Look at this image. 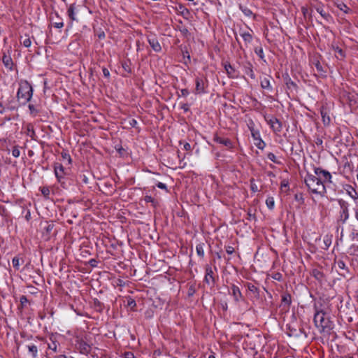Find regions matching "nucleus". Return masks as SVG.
I'll use <instances>...</instances> for the list:
<instances>
[{
	"label": "nucleus",
	"instance_id": "obj_32",
	"mask_svg": "<svg viewBox=\"0 0 358 358\" xmlns=\"http://www.w3.org/2000/svg\"><path fill=\"white\" fill-rule=\"evenodd\" d=\"M22 43L24 45V46L28 48L31 45V42L29 38H26L22 41Z\"/></svg>",
	"mask_w": 358,
	"mask_h": 358
},
{
	"label": "nucleus",
	"instance_id": "obj_29",
	"mask_svg": "<svg viewBox=\"0 0 358 358\" xmlns=\"http://www.w3.org/2000/svg\"><path fill=\"white\" fill-rule=\"evenodd\" d=\"M62 158L64 159V160H66L68 162V164H71V157L70 155L66 153V152H62Z\"/></svg>",
	"mask_w": 358,
	"mask_h": 358
},
{
	"label": "nucleus",
	"instance_id": "obj_59",
	"mask_svg": "<svg viewBox=\"0 0 358 358\" xmlns=\"http://www.w3.org/2000/svg\"><path fill=\"white\" fill-rule=\"evenodd\" d=\"M186 32H187V29H185V30L184 31V33H186Z\"/></svg>",
	"mask_w": 358,
	"mask_h": 358
},
{
	"label": "nucleus",
	"instance_id": "obj_56",
	"mask_svg": "<svg viewBox=\"0 0 358 358\" xmlns=\"http://www.w3.org/2000/svg\"><path fill=\"white\" fill-rule=\"evenodd\" d=\"M59 358H69L66 355H60Z\"/></svg>",
	"mask_w": 358,
	"mask_h": 358
},
{
	"label": "nucleus",
	"instance_id": "obj_17",
	"mask_svg": "<svg viewBox=\"0 0 358 358\" xmlns=\"http://www.w3.org/2000/svg\"><path fill=\"white\" fill-rule=\"evenodd\" d=\"M321 115H322V121H323L324 124L328 125L331 122V119H330L329 116L327 115V113L324 110H321Z\"/></svg>",
	"mask_w": 358,
	"mask_h": 358
},
{
	"label": "nucleus",
	"instance_id": "obj_36",
	"mask_svg": "<svg viewBox=\"0 0 358 358\" xmlns=\"http://www.w3.org/2000/svg\"><path fill=\"white\" fill-rule=\"evenodd\" d=\"M252 137L254 138V139L255 141L257 140V138H259L260 137L259 132L258 131H255L254 130H252Z\"/></svg>",
	"mask_w": 358,
	"mask_h": 358
},
{
	"label": "nucleus",
	"instance_id": "obj_48",
	"mask_svg": "<svg viewBox=\"0 0 358 358\" xmlns=\"http://www.w3.org/2000/svg\"><path fill=\"white\" fill-rule=\"evenodd\" d=\"M83 350H85L86 352L89 351L90 346L87 345L86 343L83 344Z\"/></svg>",
	"mask_w": 358,
	"mask_h": 358
},
{
	"label": "nucleus",
	"instance_id": "obj_37",
	"mask_svg": "<svg viewBox=\"0 0 358 358\" xmlns=\"http://www.w3.org/2000/svg\"><path fill=\"white\" fill-rule=\"evenodd\" d=\"M247 73L251 78L255 79V76L252 69L250 68Z\"/></svg>",
	"mask_w": 358,
	"mask_h": 358
},
{
	"label": "nucleus",
	"instance_id": "obj_26",
	"mask_svg": "<svg viewBox=\"0 0 358 358\" xmlns=\"http://www.w3.org/2000/svg\"><path fill=\"white\" fill-rule=\"evenodd\" d=\"M29 109L31 115H32L33 116H36V114L38 113V110L34 105L29 104Z\"/></svg>",
	"mask_w": 358,
	"mask_h": 358
},
{
	"label": "nucleus",
	"instance_id": "obj_30",
	"mask_svg": "<svg viewBox=\"0 0 358 358\" xmlns=\"http://www.w3.org/2000/svg\"><path fill=\"white\" fill-rule=\"evenodd\" d=\"M196 252L200 257H203L204 255V252L203 250V247L201 245H197L196 248Z\"/></svg>",
	"mask_w": 358,
	"mask_h": 358
},
{
	"label": "nucleus",
	"instance_id": "obj_28",
	"mask_svg": "<svg viewBox=\"0 0 358 358\" xmlns=\"http://www.w3.org/2000/svg\"><path fill=\"white\" fill-rule=\"evenodd\" d=\"M20 155V150L18 149L17 147H14L13 150H12V155L14 157H18Z\"/></svg>",
	"mask_w": 358,
	"mask_h": 358
},
{
	"label": "nucleus",
	"instance_id": "obj_18",
	"mask_svg": "<svg viewBox=\"0 0 358 358\" xmlns=\"http://www.w3.org/2000/svg\"><path fill=\"white\" fill-rule=\"evenodd\" d=\"M205 280L208 283H210V281H213V271L211 268L206 269V275L205 276Z\"/></svg>",
	"mask_w": 358,
	"mask_h": 358
},
{
	"label": "nucleus",
	"instance_id": "obj_9",
	"mask_svg": "<svg viewBox=\"0 0 358 358\" xmlns=\"http://www.w3.org/2000/svg\"><path fill=\"white\" fill-rule=\"evenodd\" d=\"M148 42H149V44L150 45V46L152 47V48L155 52H159L161 50V49H162L161 45H160L158 40L156 38H155V37L149 38Z\"/></svg>",
	"mask_w": 358,
	"mask_h": 358
},
{
	"label": "nucleus",
	"instance_id": "obj_53",
	"mask_svg": "<svg viewBox=\"0 0 358 358\" xmlns=\"http://www.w3.org/2000/svg\"><path fill=\"white\" fill-rule=\"evenodd\" d=\"M302 10L304 15H306V13L308 12V9L305 8H302Z\"/></svg>",
	"mask_w": 358,
	"mask_h": 358
},
{
	"label": "nucleus",
	"instance_id": "obj_49",
	"mask_svg": "<svg viewBox=\"0 0 358 358\" xmlns=\"http://www.w3.org/2000/svg\"><path fill=\"white\" fill-rule=\"evenodd\" d=\"M5 112V108L4 106L0 103V113H3Z\"/></svg>",
	"mask_w": 358,
	"mask_h": 358
},
{
	"label": "nucleus",
	"instance_id": "obj_13",
	"mask_svg": "<svg viewBox=\"0 0 358 358\" xmlns=\"http://www.w3.org/2000/svg\"><path fill=\"white\" fill-rule=\"evenodd\" d=\"M261 87L263 89L271 90L270 80L268 78H264L261 80Z\"/></svg>",
	"mask_w": 358,
	"mask_h": 358
},
{
	"label": "nucleus",
	"instance_id": "obj_35",
	"mask_svg": "<svg viewBox=\"0 0 358 358\" xmlns=\"http://www.w3.org/2000/svg\"><path fill=\"white\" fill-rule=\"evenodd\" d=\"M251 189L254 192H256L258 191L257 185L255 183H254L253 180H251Z\"/></svg>",
	"mask_w": 358,
	"mask_h": 358
},
{
	"label": "nucleus",
	"instance_id": "obj_34",
	"mask_svg": "<svg viewBox=\"0 0 358 358\" xmlns=\"http://www.w3.org/2000/svg\"><path fill=\"white\" fill-rule=\"evenodd\" d=\"M48 348L53 350L54 352L57 351V344L55 342H52V343L48 344Z\"/></svg>",
	"mask_w": 358,
	"mask_h": 358
},
{
	"label": "nucleus",
	"instance_id": "obj_7",
	"mask_svg": "<svg viewBox=\"0 0 358 358\" xmlns=\"http://www.w3.org/2000/svg\"><path fill=\"white\" fill-rule=\"evenodd\" d=\"M214 141L218 143L222 144L227 148H231L232 147V143L229 138H224L217 135L214 136Z\"/></svg>",
	"mask_w": 358,
	"mask_h": 358
},
{
	"label": "nucleus",
	"instance_id": "obj_16",
	"mask_svg": "<svg viewBox=\"0 0 358 358\" xmlns=\"http://www.w3.org/2000/svg\"><path fill=\"white\" fill-rule=\"evenodd\" d=\"M337 7L345 13H348L350 9L344 3L343 1H338Z\"/></svg>",
	"mask_w": 358,
	"mask_h": 358
},
{
	"label": "nucleus",
	"instance_id": "obj_45",
	"mask_svg": "<svg viewBox=\"0 0 358 358\" xmlns=\"http://www.w3.org/2000/svg\"><path fill=\"white\" fill-rule=\"evenodd\" d=\"M181 93L182 96H187L189 94V92L187 90H182Z\"/></svg>",
	"mask_w": 358,
	"mask_h": 358
},
{
	"label": "nucleus",
	"instance_id": "obj_58",
	"mask_svg": "<svg viewBox=\"0 0 358 358\" xmlns=\"http://www.w3.org/2000/svg\"><path fill=\"white\" fill-rule=\"evenodd\" d=\"M208 358H215L214 355H210Z\"/></svg>",
	"mask_w": 358,
	"mask_h": 358
},
{
	"label": "nucleus",
	"instance_id": "obj_46",
	"mask_svg": "<svg viewBox=\"0 0 358 358\" xmlns=\"http://www.w3.org/2000/svg\"><path fill=\"white\" fill-rule=\"evenodd\" d=\"M227 252L229 253V254H232L234 252V248H231V247H229L227 249Z\"/></svg>",
	"mask_w": 358,
	"mask_h": 358
},
{
	"label": "nucleus",
	"instance_id": "obj_3",
	"mask_svg": "<svg viewBox=\"0 0 358 358\" xmlns=\"http://www.w3.org/2000/svg\"><path fill=\"white\" fill-rule=\"evenodd\" d=\"M314 322L317 327L324 331L326 328L329 327V320L325 317L323 311H317L314 316Z\"/></svg>",
	"mask_w": 358,
	"mask_h": 358
},
{
	"label": "nucleus",
	"instance_id": "obj_33",
	"mask_svg": "<svg viewBox=\"0 0 358 358\" xmlns=\"http://www.w3.org/2000/svg\"><path fill=\"white\" fill-rule=\"evenodd\" d=\"M12 263H13V267H15V268L18 269L19 265H20V264H19V259L17 258V257H14L13 259Z\"/></svg>",
	"mask_w": 358,
	"mask_h": 358
},
{
	"label": "nucleus",
	"instance_id": "obj_5",
	"mask_svg": "<svg viewBox=\"0 0 358 358\" xmlns=\"http://www.w3.org/2000/svg\"><path fill=\"white\" fill-rule=\"evenodd\" d=\"M349 218L348 208L344 202L341 204L340 220L343 223H345Z\"/></svg>",
	"mask_w": 358,
	"mask_h": 358
},
{
	"label": "nucleus",
	"instance_id": "obj_31",
	"mask_svg": "<svg viewBox=\"0 0 358 358\" xmlns=\"http://www.w3.org/2000/svg\"><path fill=\"white\" fill-rule=\"evenodd\" d=\"M144 200L146 203H152L153 204V206H155V200L151 196H145V198H144Z\"/></svg>",
	"mask_w": 358,
	"mask_h": 358
},
{
	"label": "nucleus",
	"instance_id": "obj_54",
	"mask_svg": "<svg viewBox=\"0 0 358 358\" xmlns=\"http://www.w3.org/2000/svg\"><path fill=\"white\" fill-rule=\"evenodd\" d=\"M20 301L22 303H23L24 301H27V299L25 296H22L21 297Z\"/></svg>",
	"mask_w": 358,
	"mask_h": 358
},
{
	"label": "nucleus",
	"instance_id": "obj_24",
	"mask_svg": "<svg viewBox=\"0 0 358 358\" xmlns=\"http://www.w3.org/2000/svg\"><path fill=\"white\" fill-rule=\"evenodd\" d=\"M266 206L268 208L272 209L274 207V199L273 197H268L266 201Z\"/></svg>",
	"mask_w": 358,
	"mask_h": 358
},
{
	"label": "nucleus",
	"instance_id": "obj_10",
	"mask_svg": "<svg viewBox=\"0 0 358 358\" xmlns=\"http://www.w3.org/2000/svg\"><path fill=\"white\" fill-rule=\"evenodd\" d=\"M2 62L4 66L10 71L13 69V60L9 55H4L2 57Z\"/></svg>",
	"mask_w": 358,
	"mask_h": 358
},
{
	"label": "nucleus",
	"instance_id": "obj_2",
	"mask_svg": "<svg viewBox=\"0 0 358 358\" xmlns=\"http://www.w3.org/2000/svg\"><path fill=\"white\" fill-rule=\"evenodd\" d=\"M32 95L33 89L31 85L27 80L20 81V87L17 92V99L24 104L30 101Z\"/></svg>",
	"mask_w": 358,
	"mask_h": 358
},
{
	"label": "nucleus",
	"instance_id": "obj_62",
	"mask_svg": "<svg viewBox=\"0 0 358 358\" xmlns=\"http://www.w3.org/2000/svg\"><path fill=\"white\" fill-rule=\"evenodd\" d=\"M357 180H358V174H357Z\"/></svg>",
	"mask_w": 358,
	"mask_h": 358
},
{
	"label": "nucleus",
	"instance_id": "obj_61",
	"mask_svg": "<svg viewBox=\"0 0 358 358\" xmlns=\"http://www.w3.org/2000/svg\"><path fill=\"white\" fill-rule=\"evenodd\" d=\"M183 108H184L185 110H187V108H186V107H185V106L183 107Z\"/></svg>",
	"mask_w": 358,
	"mask_h": 358
},
{
	"label": "nucleus",
	"instance_id": "obj_40",
	"mask_svg": "<svg viewBox=\"0 0 358 358\" xmlns=\"http://www.w3.org/2000/svg\"><path fill=\"white\" fill-rule=\"evenodd\" d=\"M315 66L317 69L318 71L320 72H322L323 71L322 70V65L320 64V63L319 62H317L316 64H315Z\"/></svg>",
	"mask_w": 358,
	"mask_h": 358
},
{
	"label": "nucleus",
	"instance_id": "obj_20",
	"mask_svg": "<svg viewBox=\"0 0 358 358\" xmlns=\"http://www.w3.org/2000/svg\"><path fill=\"white\" fill-rule=\"evenodd\" d=\"M75 8H75L74 4H72V5L70 6V7L68 9L69 16L73 20H76V17L74 16V15H75V13H74Z\"/></svg>",
	"mask_w": 358,
	"mask_h": 358
},
{
	"label": "nucleus",
	"instance_id": "obj_38",
	"mask_svg": "<svg viewBox=\"0 0 358 358\" xmlns=\"http://www.w3.org/2000/svg\"><path fill=\"white\" fill-rule=\"evenodd\" d=\"M157 187H159V188H160L162 189H166V185L164 183H162V182H159L157 184Z\"/></svg>",
	"mask_w": 358,
	"mask_h": 358
},
{
	"label": "nucleus",
	"instance_id": "obj_27",
	"mask_svg": "<svg viewBox=\"0 0 358 358\" xmlns=\"http://www.w3.org/2000/svg\"><path fill=\"white\" fill-rule=\"evenodd\" d=\"M282 301L287 303V305H289L291 303V296L289 294H286L282 296Z\"/></svg>",
	"mask_w": 358,
	"mask_h": 358
},
{
	"label": "nucleus",
	"instance_id": "obj_22",
	"mask_svg": "<svg viewBox=\"0 0 358 358\" xmlns=\"http://www.w3.org/2000/svg\"><path fill=\"white\" fill-rule=\"evenodd\" d=\"M255 145L261 150H263L266 145L265 143L259 138H257Z\"/></svg>",
	"mask_w": 358,
	"mask_h": 358
},
{
	"label": "nucleus",
	"instance_id": "obj_4",
	"mask_svg": "<svg viewBox=\"0 0 358 358\" xmlns=\"http://www.w3.org/2000/svg\"><path fill=\"white\" fill-rule=\"evenodd\" d=\"M314 173L318 177V178L320 179L322 182H323L324 185L326 183L331 184L333 182L331 180L332 176L329 171L321 168L316 167L314 169Z\"/></svg>",
	"mask_w": 358,
	"mask_h": 358
},
{
	"label": "nucleus",
	"instance_id": "obj_23",
	"mask_svg": "<svg viewBox=\"0 0 358 358\" xmlns=\"http://www.w3.org/2000/svg\"><path fill=\"white\" fill-rule=\"evenodd\" d=\"M240 8L246 16H251L252 15V11L250 8L243 6V5H240Z\"/></svg>",
	"mask_w": 358,
	"mask_h": 358
},
{
	"label": "nucleus",
	"instance_id": "obj_15",
	"mask_svg": "<svg viewBox=\"0 0 358 358\" xmlns=\"http://www.w3.org/2000/svg\"><path fill=\"white\" fill-rule=\"evenodd\" d=\"M29 352L32 354V356L34 357H36L37 356L38 352V348L34 344H30L27 345Z\"/></svg>",
	"mask_w": 358,
	"mask_h": 358
},
{
	"label": "nucleus",
	"instance_id": "obj_14",
	"mask_svg": "<svg viewBox=\"0 0 358 358\" xmlns=\"http://www.w3.org/2000/svg\"><path fill=\"white\" fill-rule=\"evenodd\" d=\"M240 35L245 43H250L252 41V36L249 32H241Z\"/></svg>",
	"mask_w": 358,
	"mask_h": 358
},
{
	"label": "nucleus",
	"instance_id": "obj_39",
	"mask_svg": "<svg viewBox=\"0 0 358 358\" xmlns=\"http://www.w3.org/2000/svg\"><path fill=\"white\" fill-rule=\"evenodd\" d=\"M102 71H103V76L105 77H107V78L109 77L110 73H109V71L107 69L103 68Z\"/></svg>",
	"mask_w": 358,
	"mask_h": 358
},
{
	"label": "nucleus",
	"instance_id": "obj_63",
	"mask_svg": "<svg viewBox=\"0 0 358 358\" xmlns=\"http://www.w3.org/2000/svg\"><path fill=\"white\" fill-rule=\"evenodd\" d=\"M350 358H352V357H350Z\"/></svg>",
	"mask_w": 358,
	"mask_h": 358
},
{
	"label": "nucleus",
	"instance_id": "obj_43",
	"mask_svg": "<svg viewBox=\"0 0 358 358\" xmlns=\"http://www.w3.org/2000/svg\"><path fill=\"white\" fill-rule=\"evenodd\" d=\"M63 26H64V24L62 22H56L55 24V27H57V28H59V29L63 27Z\"/></svg>",
	"mask_w": 358,
	"mask_h": 358
},
{
	"label": "nucleus",
	"instance_id": "obj_51",
	"mask_svg": "<svg viewBox=\"0 0 358 358\" xmlns=\"http://www.w3.org/2000/svg\"><path fill=\"white\" fill-rule=\"evenodd\" d=\"M128 304L131 306H136V303L134 300H131V301H129Z\"/></svg>",
	"mask_w": 358,
	"mask_h": 358
},
{
	"label": "nucleus",
	"instance_id": "obj_12",
	"mask_svg": "<svg viewBox=\"0 0 358 358\" xmlns=\"http://www.w3.org/2000/svg\"><path fill=\"white\" fill-rule=\"evenodd\" d=\"M196 93L201 94L204 92V83L201 79L197 78L196 80Z\"/></svg>",
	"mask_w": 358,
	"mask_h": 358
},
{
	"label": "nucleus",
	"instance_id": "obj_41",
	"mask_svg": "<svg viewBox=\"0 0 358 358\" xmlns=\"http://www.w3.org/2000/svg\"><path fill=\"white\" fill-rule=\"evenodd\" d=\"M41 192H42V194L45 196H48L50 193L49 189L48 188H45V187L43 188Z\"/></svg>",
	"mask_w": 358,
	"mask_h": 358
},
{
	"label": "nucleus",
	"instance_id": "obj_8",
	"mask_svg": "<svg viewBox=\"0 0 358 358\" xmlns=\"http://www.w3.org/2000/svg\"><path fill=\"white\" fill-rule=\"evenodd\" d=\"M230 294L234 296L236 301H238L242 298V294L238 287L234 285H233L231 287Z\"/></svg>",
	"mask_w": 358,
	"mask_h": 358
},
{
	"label": "nucleus",
	"instance_id": "obj_25",
	"mask_svg": "<svg viewBox=\"0 0 358 358\" xmlns=\"http://www.w3.org/2000/svg\"><path fill=\"white\" fill-rule=\"evenodd\" d=\"M267 157L268 159H270L271 161H272L274 163H276V164H279L280 162L277 160L276 159V157L275 156V155L272 152H269L268 155H267Z\"/></svg>",
	"mask_w": 358,
	"mask_h": 358
},
{
	"label": "nucleus",
	"instance_id": "obj_52",
	"mask_svg": "<svg viewBox=\"0 0 358 358\" xmlns=\"http://www.w3.org/2000/svg\"><path fill=\"white\" fill-rule=\"evenodd\" d=\"M295 199L297 200V201H299V200H301L302 199V196L301 195H298V194H296L295 195Z\"/></svg>",
	"mask_w": 358,
	"mask_h": 358
},
{
	"label": "nucleus",
	"instance_id": "obj_47",
	"mask_svg": "<svg viewBox=\"0 0 358 358\" xmlns=\"http://www.w3.org/2000/svg\"><path fill=\"white\" fill-rule=\"evenodd\" d=\"M136 124H137V122L134 119H133L130 121V125L132 127H135Z\"/></svg>",
	"mask_w": 358,
	"mask_h": 358
},
{
	"label": "nucleus",
	"instance_id": "obj_44",
	"mask_svg": "<svg viewBox=\"0 0 358 358\" xmlns=\"http://www.w3.org/2000/svg\"><path fill=\"white\" fill-rule=\"evenodd\" d=\"M125 357L126 358H134V355L131 352H127L125 354Z\"/></svg>",
	"mask_w": 358,
	"mask_h": 358
},
{
	"label": "nucleus",
	"instance_id": "obj_11",
	"mask_svg": "<svg viewBox=\"0 0 358 358\" xmlns=\"http://www.w3.org/2000/svg\"><path fill=\"white\" fill-rule=\"evenodd\" d=\"M55 173L59 181L61 180V178L63 177L64 174V167L62 164H57L55 166Z\"/></svg>",
	"mask_w": 358,
	"mask_h": 358
},
{
	"label": "nucleus",
	"instance_id": "obj_55",
	"mask_svg": "<svg viewBox=\"0 0 358 358\" xmlns=\"http://www.w3.org/2000/svg\"><path fill=\"white\" fill-rule=\"evenodd\" d=\"M317 10L322 15L324 16V14L322 13V10H320V8H317Z\"/></svg>",
	"mask_w": 358,
	"mask_h": 358
},
{
	"label": "nucleus",
	"instance_id": "obj_60",
	"mask_svg": "<svg viewBox=\"0 0 358 358\" xmlns=\"http://www.w3.org/2000/svg\"><path fill=\"white\" fill-rule=\"evenodd\" d=\"M186 32H187V29H185V30L184 31V33H186Z\"/></svg>",
	"mask_w": 358,
	"mask_h": 358
},
{
	"label": "nucleus",
	"instance_id": "obj_1",
	"mask_svg": "<svg viewBox=\"0 0 358 358\" xmlns=\"http://www.w3.org/2000/svg\"><path fill=\"white\" fill-rule=\"evenodd\" d=\"M304 182L310 191L315 194H323L325 190V185L315 175L308 174L304 179Z\"/></svg>",
	"mask_w": 358,
	"mask_h": 358
},
{
	"label": "nucleus",
	"instance_id": "obj_57",
	"mask_svg": "<svg viewBox=\"0 0 358 358\" xmlns=\"http://www.w3.org/2000/svg\"><path fill=\"white\" fill-rule=\"evenodd\" d=\"M262 53H263V51H262V50H261L259 51V56H260L261 57H263V56H262Z\"/></svg>",
	"mask_w": 358,
	"mask_h": 358
},
{
	"label": "nucleus",
	"instance_id": "obj_6",
	"mask_svg": "<svg viewBox=\"0 0 358 358\" xmlns=\"http://www.w3.org/2000/svg\"><path fill=\"white\" fill-rule=\"evenodd\" d=\"M268 124H270L271 127L273 129L274 131L278 132L281 131L282 124L277 118L271 117L268 120Z\"/></svg>",
	"mask_w": 358,
	"mask_h": 358
},
{
	"label": "nucleus",
	"instance_id": "obj_19",
	"mask_svg": "<svg viewBox=\"0 0 358 358\" xmlns=\"http://www.w3.org/2000/svg\"><path fill=\"white\" fill-rule=\"evenodd\" d=\"M323 243L324 244V247H323L324 249H328L329 247L331 244V236H326L324 237Z\"/></svg>",
	"mask_w": 358,
	"mask_h": 358
},
{
	"label": "nucleus",
	"instance_id": "obj_42",
	"mask_svg": "<svg viewBox=\"0 0 358 358\" xmlns=\"http://www.w3.org/2000/svg\"><path fill=\"white\" fill-rule=\"evenodd\" d=\"M184 149L185 150H191V145L189 143H185L183 145Z\"/></svg>",
	"mask_w": 358,
	"mask_h": 358
},
{
	"label": "nucleus",
	"instance_id": "obj_50",
	"mask_svg": "<svg viewBox=\"0 0 358 358\" xmlns=\"http://www.w3.org/2000/svg\"><path fill=\"white\" fill-rule=\"evenodd\" d=\"M249 289L252 292H256L257 290V287L254 285L249 287Z\"/></svg>",
	"mask_w": 358,
	"mask_h": 358
},
{
	"label": "nucleus",
	"instance_id": "obj_21",
	"mask_svg": "<svg viewBox=\"0 0 358 358\" xmlns=\"http://www.w3.org/2000/svg\"><path fill=\"white\" fill-rule=\"evenodd\" d=\"M225 70L227 73V74L231 77H233L234 75V69L229 64H225L224 65Z\"/></svg>",
	"mask_w": 358,
	"mask_h": 358
}]
</instances>
